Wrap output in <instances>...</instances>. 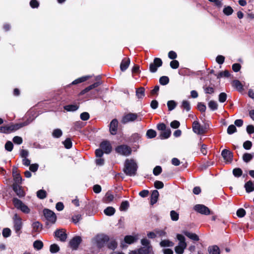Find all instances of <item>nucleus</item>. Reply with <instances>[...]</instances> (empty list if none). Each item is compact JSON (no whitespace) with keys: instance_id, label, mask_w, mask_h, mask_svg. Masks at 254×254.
<instances>
[{"instance_id":"nucleus-1","label":"nucleus","mask_w":254,"mask_h":254,"mask_svg":"<svg viewBox=\"0 0 254 254\" xmlns=\"http://www.w3.org/2000/svg\"><path fill=\"white\" fill-rule=\"evenodd\" d=\"M137 169L138 166L134 160L132 159L126 160L123 171L126 175L130 177L135 176Z\"/></svg>"},{"instance_id":"nucleus-2","label":"nucleus","mask_w":254,"mask_h":254,"mask_svg":"<svg viewBox=\"0 0 254 254\" xmlns=\"http://www.w3.org/2000/svg\"><path fill=\"white\" fill-rule=\"evenodd\" d=\"M135 121H140L141 118L139 114L129 113L125 114L122 118V123L123 124H127L130 122H133Z\"/></svg>"},{"instance_id":"nucleus-3","label":"nucleus","mask_w":254,"mask_h":254,"mask_svg":"<svg viewBox=\"0 0 254 254\" xmlns=\"http://www.w3.org/2000/svg\"><path fill=\"white\" fill-rule=\"evenodd\" d=\"M43 213L47 220L46 223L47 225L53 224L56 222L57 216L53 211L48 209H44Z\"/></svg>"},{"instance_id":"nucleus-4","label":"nucleus","mask_w":254,"mask_h":254,"mask_svg":"<svg viewBox=\"0 0 254 254\" xmlns=\"http://www.w3.org/2000/svg\"><path fill=\"white\" fill-rule=\"evenodd\" d=\"M12 202L17 209L20 210L23 213L28 214L30 212V210L29 207L17 198L14 197L12 199Z\"/></svg>"},{"instance_id":"nucleus-5","label":"nucleus","mask_w":254,"mask_h":254,"mask_svg":"<svg viewBox=\"0 0 254 254\" xmlns=\"http://www.w3.org/2000/svg\"><path fill=\"white\" fill-rule=\"evenodd\" d=\"M13 219L14 230L17 236H19L21 233V229L22 228V220L17 214H14Z\"/></svg>"},{"instance_id":"nucleus-6","label":"nucleus","mask_w":254,"mask_h":254,"mask_svg":"<svg viewBox=\"0 0 254 254\" xmlns=\"http://www.w3.org/2000/svg\"><path fill=\"white\" fill-rule=\"evenodd\" d=\"M116 151L120 155L128 156L131 153V149L127 145H121L116 148Z\"/></svg>"},{"instance_id":"nucleus-7","label":"nucleus","mask_w":254,"mask_h":254,"mask_svg":"<svg viewBox=\"0 0 254 254\" xmlns=\"http://www.w3.org/2000/svg\"><path fill=\"white\" fill-rule=\"evenodd\" d=\"M129 254H154L152 246L142 247L139 249L131 251Z\"/></svg>"},{"instance_id":"nucleus-8","label":"nucleus","mask_w":254,"mask_h":254,"mask_svg":"<svg viewBox=\"0 0 254 254\" xmlns=\"http://www.w3.org/2000/svg\"><path fill=\"white\" fill-rule=\"evenodd\" d=\"M162 61L161 59L159 58H155L154 59L153 63H151L149 65V71L152 73L156 72L157 70L158 67H159L162 65Z\"/></svg>"},{"instance_id":"nucleus-9","label":"nucleus","mask_w":254,"mask_h":254,"mask_svg":"<svg viewBox=\"0 0 254 254\" xmlns=\"http://www.w3.org/2000/svg\"><path fill=\"white\" fill-rule=\"evenodd\" d=\"M193 209L195 211L201 214L208 215L210 213V211L208 207L203 204H196L194 206Z\"/></svg>"},{"instance_id":"nucleus-10","label":"nucleus","mask_w":254,"mask_h":254,"mask_svg":"<svg viewBox=\"0 0 254 254\" xmlns=\"http://www.w3.org/2000/svg\"><path fill=\"white\" fill-rule=\"evenodd\" d=\"M109 241V237L104 234L98 235L96 237V241L99 247H102Z\"/></svg>"},{"instance_id":"nucleus-11","label":"nucleus","mask_w":254,"mask_h":254,"mask_svg":"<svg viewBox=\"0 0 254 254\" xmlns=\"http://www.w3.org/2000/svg\"><path fill=\"white\" fill-rule=\"evenodd\" d=\"M82 239L80 236L73 237L69 242L70 248L73 250H77L79 245L81 243Z\"/></svg>"},{"instance_id":"nucleus-12","label":"nucleus","mask_w":254,"mask_h":254,"mask_svg":"<svg viewBox=\"0 0 254 254\" xmlns=\"http://www.w3.org/2000/svg\"><path fill=\"white\" fill-rule=\"evenodd\" d=\"M221 155L224 160L227 162H231L233 160V153L229 150L225 149L221 152Z\"/></svg>"},{"instance_id":"nucleus-13","label":"nucleus","mask_w":254,"mask_h":254,"mask_svg":"<svg viewBox=\"0 0 254 254\" xmlns=\"http://www.w3.org/2000/svg\"><path fill=\"white\" fill-rule=\"evenodd\" d=\"M100 146L106 154L110 153L112 151V146L109 141L104 140L102 141Z\"/></svg>"},{"instance_id":"nucleus-14","label":"nucleus","mask_w":254,"mask_h":254,"mask_svg":"<svg viewBox=\"0 0 254 254\" xmlns=\"http://www.w3.org/2000/svg\"><path fill=\"white\" fill-rule=\"evenodd\" d=\"M118 127V121L116 119H114L110 124V132L111 134L115 135L117 133Z\"/></svg>"},{"instance_id":"nucleus-15","label":"nucleus","mask_w":254,"mask_h":254,"mask_svg":"<svg viewBox=\"0 0 254 254\" xmlns=\"http://www.w3.org/2000/svg\"><path fill=\"white\" fill-rule=\"evenodd\" d=\"M55 237L59 238L62 242H64L67 238L65 231L64 229H58L55 232Z\"/></svg>"},{"instance_id":"nucleus-16","label":"nucleus","mask_w":254,"mask_h":254,"mask_svg":"<svg viewBox=\"0 0 254 254\" xmlns=\"http://www.w3.org/2000/svg\"><path fill=\"white\" fill-rule=\"evenodd\" d=\"M192 130L194 132L197 134H202L204 132V129L197 121L193 122L192 124Z\"/></svg>"},{"instance_id":"nucleus-17","label":"nucleus","mask_w":254,"mask_h":254,"mask_svg":"<svg viewBox=\"0 0 254 254\" xmlns=\"http://www.w3.org/2000/svg\"><path fill=\"white\" fill-rule=\"evenodd\" d=\"M12 189L18 197H22L25 196L24 191L18 184H13L12 185Z\"/></svg>"},{"instance_id":"nucleus-18","label":"nucleus","mask_w":254,"mask_h":254,"mask_svg":"<svg viewBox=\"0 0 254 254\" xmlns=\"http://www.w3.org/2000/svg\"><path fill=\"white\" fill-rule=\"evenodd\" d=\"M186 247V243H179L178 245L175 247V250L177 254H182Z\"/></svg>"},{"instance_id":"nucleus-19","label":"nucleus","mask_w":254,"mask_h":254,"mask_svg":"<svg viewBox=\"0 0 254 254\" xmlns=\"http://www.w3.org/2000/svg\"><path fill=\"white\" fill-rule=\"evenodd\" d=\"M137 240V237L136 236L127 235L124 238V242L125 243L130 245L132 244Z\"/></svg>"},{"instance_id":"nucleus-20","label":"nucleus","mask_w":254,"mask_h":254,"mask_svg":"<svg viewBox=\"0 0 254 254\" xmlns=\"http://www.w3.org/2000/svg\"><path fill=\"white\" fill-rule=\"evenodd\" d=\"M129 64L130 59L129 58L123 59L120 64L121 70L122 71H125L128 68Z\"/></svg>"},{"instance_id":"nucleus-21","label":"nucleus","mask_w":254,"mask_h":254,"mask_svg":"<svg viewBox=\"0 0 254 254\" xmlns=\"http://www.w3.org/2000/svg\"><path fill=\"white\" fill-rule=\"evenodd\" d=\"M159 196V192L157 190H154L152 191L151 198H150V203L151 205H153L156 203L157 201L158 198Z\"/></svg>"},{"instance_id":"nucleus-22","label":"nucleus","mask_w":254,"mask_h":254,"mask_svg":"<svg viewBox=\"0 0 254 254\" xmlns=\"http://www.w3.org/2000/svg\"><path fill=\"white\" fill-rule=\"evenodd\" d=\"M247 193H250L254 191V184L252 181L247 182L244 186Z\"/></svg>"},{"instance_id":"nucleus-23","label":"nucleus","mask_w":254,"mask_h":254,"mask_svg":"<svg viewBox=\"0 0 254 254\" xmlns=\"http://www.w3.org/2000/svg\"><path fill=\"white\" fill-rule=\"evenodd\" d=\"M232 86L239 91L243 90V85L239 80H234L232 83Z\"/></svg>"},{"instance_id":"nucleus-24","label":"nucleus","mask_w":254,"mask_h":254,"mask_svg":"<svg viewBox=\"0 0 254 254\" xmlns=\"http://www.w3.org/2000/svg\"><path fill=\"white\" fill-rule=\"evenodd\" d=\"M135 95L138 99H141L145 96V88L140 87L136 90Z\"/></svg>"},{"instance_id":"nucleus-25","label":"nucleus","mask_w":254,"mask_h":254,"mask_svg":"<svg viewBox=\"0 0 254 254\" xmlns=\"http://www.w3.org/2000/svg\"><path fill=\"white\" fill-rule=\"evenodd\" d=\"M171 133V129L170 128H168L161 132L159 134V137L161 139H167L170 136Z\"/></svg>"},{"instance_id":"nucleus-26","label":"nucleus","mask_w":254,"mask_h":254,"mask_svg":"<svg viewBox=\"0 0 254 254\" xmlns=\"http://www.w3.org/2000/svg\"><path fill=\"white\" fill-rule=\"evenodd\" d=\"M183 233L185 236L193 241H198L199 240L198 236L194 233H190L187 231H184Z\"/></svg>"},{"instance_id":"nucleus-27","label":"nucleus","mask_w":254,"mask_h":254,"mask_svg":"<svg viewBox=\"0 0 254 254\" xmlns=\"http://www.w3.org/2000/svg\"><path fill=\"white\" fill-rule=\"evenodd\" d=\"M91 77H92V76H90V75H86V76H82V77L78 78L76 79L75 80H74V81H73L71 82V85H76V84L82 83L84 81H85L86 80H87V79H88L89 78H90Z\"/></svg>"},{"instance_id":"nucleus-28","label":"nucleus","mask_w":254,"mask_h":254,"mask_svg":"<svg viewBox=\"0 0 254 254\" xmlns=\"http://www.w3.org/2000/svg\"><path fill=\"white\" fill-rule=\"evenodd\" d=\"M79 106L75 104L67 105L64 107V109L67 112H74L77 110Z\"/></svg>"},{"instance_id":"nucleus-29","label":"nucleus","mask_w":254,"mask_h":254,"mask_svg":"<svg viewBox=\"0 0 254 254\" xmlns=\"http://www.w3.org/2000/svg\"><path fill=\"white\" fill-rule=\"evenodd\" d=\"M208 251L209 254H220V249L216 245L209 247Z\"/></svg>"},{"instance_id":"nucleus-30","label":"nucleus","mask_w":254,"mask_h":254,"mask_svg":"<svg viewBox=\"0 0 254 254\" xmlns=\"http://www.w3.org/2000/svg\"><path fill=\"white\" fill-rule=\"evenodd\" d=\"M104 213L107 216L113 215L115 213V209L111 206H108L104 210Z\"/></svg>"},{"instance_id":"nucleus-31","label":"nucleus","mask_w":254,"mask_h":254,"mask_svg":"<svg viewBox=\"0 0 254 254\" xmlns=\"http://www.w3.org/2000/svg\"><path fill=\"white\" fill-rule=\"evenodd\" d=\"M160 245L161 247H171L173 246L174 243L168 240H164L160 243Z\"/></svg>"},{"instance_id":"nucleus-32","label":"nucleus","mask_w":254,"mask_h":254,"mask_svg":"<svg viewBox=\"0 0 254 254\" xmlns=\"http://www.w3.org/2000/svg\"><path fill=\"white\" fill-rule=\"evenodd\" d=\"M11 132H12V130L11 127V125L9 126L0 127V132L9 133Z\"/></svg>"},{"instance_id":"nucleus-33","label":"nucleus","mask_w":254,"mask_h":254,"mask_svg":"<svg viewBox=\"0 0 254 254\" xmlns=\"http://www.w3.org/2000/svg\"><path fill=\"white\" fill-rule=\"evenodd\" d=\"M208 107L212 111H215L218 109V105L217 103L214 101L211 100L208 104Z\"/></svg>"},{"instance_id":"nucleus-34","label":"nucleus","mask_w":254,"mask_h":254,"mask_svg":"<svg viewBox=\"0 0 254 254\" xmlns=\"http://www.w3.org/2000/svg\"><path fill=\"white\" fill-rule=\"evenodd\" d=\"M37 196L41 199H43L47 197V192L44 190H40L37 191Z\"/></svg>"},{"instance_id":"nucleus-35","label":"nucleus","mask_w":254,"mask_h":254,"mask_svg":"<svg viewBox=\"0 0 254 254\" xmlns=\"http://www.w3.org/2000/svg\"><path fill=\"white\" fill-rule=\"evenodd\" d=\"M181 107L184 110H185L187 112H189L190 110V103L187 100H184L182 101Z\"/></svg>"},{"instance_id":"nucleus-36","label":"nucleus","mask_w":254,"mask_h":254,"mask_svg":"<svg viewBox=\"0 0 254 254\" xmlns=\"http://www.w3.org/2000/svg\"><path fill=\"white\" fill-rule=\"evenodd\" d=\"M63 135V131L61 129H55L52 132V136L54 138H60Z\"/></svg>"},{"instance_id":"nucleus-37","label":"nucleus","mask_w":254,"mask_h":254,"mask_svg":"<svg viewBox=\"0 0 254 254\" xmlns=\"http://www.w3.org/2000/svg\"><path fill=\"white\" fill-rule=\"evenodd\" d=\"M33 247L34 249L40 250L43 247V243L40 240H36L33 243Z\"/></svg>"},{"instance_id":"nucleus-38","label":"nucleus","mask_w":254,"mask_h":254,"mask_svg":"<svg viewBox=\"0 0 254 254\" xmlns=\"http://www.w3.org/2000/svg\"><path fill=\"white\" fill-rule=\"evenodd\" d=\"M167 105L170 111L173 110L177 106V103L174 100L168 101Z\"/></svg>"},{"instance_id":"nucleus-39","label":"nucleus","mask_w":254,"mask_h":254,"mask_svg":"<svg viewBox=\"0 0 254 254\" xmlns=\"http://www.w3.org/2000/svg\"><path fill=\"white\" fill-rule=\"evenodd\" d=\"M13 176L14 177V180L15 181L14 184H20L22 182V177L19 173H14V171H12Z\"/></svg>"},{"instance_id":"nucleus-40","label":"nucleus","mask_w":254,"mask_h":254,"mask_svg":"<svg viewBox=\"0 0 254 254\" xmlns=\"http://www.w3.org/2000/svg\"><path fill=\"white\" fill-rule=\"evenodd\" d=\"M129 202L127 200L124 201L122 202L121 204L120 209L121 211H125L127 210V209L129 207Z\"/></svg>"},{"instance_id":"nucleus-41","label":"nucleus","mask_w":254,"mask_h":254,"mask_svg":"<svg viewBox=\"0 0 254 254\" xmlns=\"http://www.w3.org/2000/svg\"><path fill=\"white\" fill-rule=\"evenodd\" d=\"M169 82V78L167 76H162L159 79V83L162 85H167Z\"/></svg>"},{"instance_id":"nucleus-42","label":"nucleus","mask_w":254,"mask_h":254,"mask_svg":"<svg viewBox=\"0 0 254 254\" xmlns=\"http://www.w3.org/2000/svg\"><path fill=\"white\" fill-rule=\"evenodd\" d=\"M170 216L171 220L174 221L178 220L179 218V213H178L175 210H171L170 212Z\"/></svg>"},{"instance_id":"nucleus-43","label":"nucleus","mask_w":254,"mask_h":254,"mask_svg":"<svg viewBox=\"0 0 254 254\" xmlns=\"http://www.w3.org/2000/svg\"><path fill=\"white\" fill-rule=\"evenodd\" d=\"M60 251V247L57 244H54L50 246V251L52 254H55Z\"/></svg>"},{"instance_id":"nucleus-44","label":"nucleus","mask_w":254,"mask_h":254,"mask_svg":"<svg viewBox=\"0 0 254 254\" xmlns=\"http://www.w3.org/2000/svg\"><path fill=\"white\" fill-rule=\"evenodd\" d=\"M114 199V195L109 191L107 192L104 197V201L106 203L112 201Z\"/></svg>"},{"instance_id":"nucleus-45","label":"nucleus","mask_w":254,"mask_h":254,"mask_svg":"<svg viewBox=\"0 0 254 254\" xmlns=\"http://www.w3.org/2000/svg\"><path fill=\"white\" fill-rule=\"evenodd\" d=\"M253 158V156L251 154L245 153L243 156V161L246 163L249 162Z\"/></svg>"},{"instance_id":"nucleus-46","label":"nucleus","mask_w":254,"mask_h":254,"mask_svg":"<svg viewBox=\"0 0 254 254\" xmlns=\"http://www.w3.org/2000/svg\"><path fill=\"white\" fill-rule=\"evenodd\" d=\"M224 13L226 15H230L233 12V9L230 6H225L223 10Z\"/></svg>"},{"instance_id":"nucleus-47","label":"nucleus","mask_w":254,"mask_h":254,"mask_svg":"<svg viewBox=\"0 0 254 254\" xmlns=\"http://www.w3.org/2000/svg\"><path fill=\"white\" fill-rule=\"evenodd\" d=\"M63 144L66 149H70L72 147V143L69 138H67L64 142Z\"/></svg>"},{"instance_id":"nucleus-48","label":"nucleus","mask_w":254,"mask_h":254,"mask_svg":"<svg viewBox=\"0 0 254 254\" xmlns=\"http://www.w3.org/2000/svg\"><path fill=\"white\" fill-rule=\"evenodd\" d=\"M243 171L241 169L239 168H235L233 170V174L236 177H240L242 176Z\"/></svg>"},{"instance_id":"nucleus-49","label":"nucleus","mask_w":254,"mask_h":254,"mask_svg":"<svg viewBox=\"0 0 254 254\" xmlns=\"http://www.w3.org/2000/svg\"><path fill=\"white\" fill-rule=\"evenodd\" d=\"M156 135V132L152 129H150L147 131L146 136L149 138H153Z\"/></svg>"},{"instance_id":"nucleus-50","label":"nucleus","mask_w":254,"mask_h":254,"mask_svg":"<svg viewBox=\"0 0 254 254\" xmlns=\"http://www.w3.org/2000/svg\"><path fill=\"white\" fill-rule=\"evenodd\" d=\"M29 5L32 8H38L39 7L40 3L37 0H31Z\"/></svg>"},{"instance_id":"nucleus-51","label":"nucleus","mask_w":254,"mask_h":254,"mask_svg":"<svg viewBox=\"0 0 254 254\" xmlns=\"http://www.w3.org/2000/svg\"><path fill=\"white\" fill-rule=\"evenodd\" d=\"M237 128L235 125H230L227 128V133L229 134H232L234 132H236Z\"/></svg>"},{"instance_id":"nucleus-52","label":"nucleus","mask_w":254,"mask_h":254,"mask_svg":"<svg viewBox=\"0 0 254 254\" xmlns=\"http://www.w3.org/2000/svg\"><path fill=\"white\" fill-rule=\"evenodd\" d=\"M6 150L8 151H11L13 148V145L11 141H7L4 146Z\"/></svg>"},{"instance_id":"nucleus-53","label":"nucleus","mask_w":254,"mask_h":254,"mask_svg":"<svg viewBox=\"0 0 254 254\" xmlns=\"http://www.w3.org/2000/svg\"><path fill=\"white\" fill-rule=\"evenodd\" d=\"M2 235L3 237L4 238L9 237L11 235L10 229L8 228H4L2 232Z\"/></svg>"},{"instance_id":"nucleus-54","label":"nucleus","mask_w":254,"mask_h":254,"mask_svg":"<svg viewBox=\"0 0 254 254\" xmlns=\"http://www.w3.org/2000/svg\"><path fill=\"white\" fill-rule=\"evenodd\" d=\"M246 211L243 208H239L237 210L236 214L238 217L242 218L246 215Z\"/></svg>"},{"instance_id":"nucleus-55","label":"nucleus","mask_w":254,"mask_h":254,"mask_svg":"<svg viewBox=\"0 0 254 254\" xmlns=\"http://www.w3.org/2000/svg\"><path fill=\"white\" fill-rule=\"evenodd\" d=\"M117 247V243L116 242V241L115 240L111 241L108 245V247L110 249L112 250H114L115 249H116Z\"/></svg>"},{"instance_id":"nucleus-56","label":"nucleus","mask_w":254,"mask_h":254,"mask_svg":"<svg viewBox=\"0 0 254 254\" xmlns=\"http://www.w3.org/2000/svg\"><path fill=\"white\" fill-rule=\"evenodd\" d=\"M227 99V94L224 92L220 93L218 97L219 101L220 103H224Z\"/></svg>"},{"instance_id":"nucleus-57","label":"nucleus","mask_w":254,"mask_h":254,"mask_svg":"<svg viewBox=\"0 0 254 254\" xmlns=\"http://www.w3.org/2000/svg\"><path fill=\"white\" fill-rule=\"evenodd\" d=\"M203 89L205 93H206V94H211L213 93L214 92V89L212 87H209V86L207 87V86H204L203 87Z\"/></svg>"},{"instance_id":"nucleus-58","label":"nucleus","mask_w":254,"mask_h":254,"mask_svg":"<svg viewBox=\"0 0 254 254\" xmlns=\"http://www.w3.org/2000/svg\"><path fill=\"white\" fill-rule=\"evenodd\" d=\"M162 172V168L160 166H156L153 170V173L155 176H158Z\"/></svg>"},{"instance_id":"nucleus-59","label":"nucleus","mask_w":254,"mask_h":254,"mask_svg":"<svg viewBox=\"0 0 254 254\" xmlns=\"http://www.w3.org/2000/svg\"><path fill=\"white\" fill-rule=\"evenodd\" d=\"M90 115L87 112H83L80 115V118L81 120L85 121L89 119Z\"/></svg>"},{"instance_id":"nucleus-60","label":"nucleus","mask_w":254,"mask_h":254,"mask_svg":"<svg viewBox=\"0 0 254 254\" xmlns=\"http://www.w3.org/2000/svg\"><path fill=\"white\" fill-rule=\"evenodd\" d=\"M170 65L172 68L177 69L179 66V63L178 61L174 60L170 62Z\"/></svg>"},{"instance_id":"nucleus-61","label":"nucleus","mask_w":254,"mask_h":254,"mask_svg":"<svg viewBox=\"0 0 254 254\" xmlns=\"http://www.w3.org/2000/svg\"><path fill=\"white\" fill-rule=\"evenodd\" d=\"M32 227L33 229L37 231L39 229L42 228V224L38 221H36L33 223Z\"/></svg>"},{"instance_id":"nucleus-62","label":"nucleus","mask_w":254,"mask_h":254,"mask_svg":"<svg viewBox=\"0 0 254 254\" xmlns=\"http://www.w3.org/2000/svg\"><path fill=\"white\" fill-rule=\"evenodd\" d=\"M252 146V143L251 141L247 140L244 142L243 147L246 150H250Z\"/></svg>"},{"instance_id":"nucleus-63","label":"nucleus","mask_w":254,"mask_h":254,"mask_svg":"<svg viewBox=\"0 0 254 254\" xmlns=\"http://www.w3.org/2000/svg\"><path fill=\"white\" fill-rule=\"evenodd\" d=\"M13 141L15 144L20 145L22 144L23 139L22 137L20 136H15L13 138Z\"/></svg>"},{"instance_id":"nucleus-64","label":"nucleus","mask_w":254,"mask_h":254,"mask_svg":"<svg viewBox=\"0 0 254 254\" xmlns=\"http://www.w3.org/2000/svg\"><path fill=\"white\" fill-rule=\"evenodd\" d=\"M225 61V57L222 55H218L216 57V62L219 64H222L224 63Z\"/></svg>"}]
</instances>
